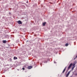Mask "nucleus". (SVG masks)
<instances>
[{
  "label": "nucleus",
  "mask_w": 77,
  "mask_h": 77,
  "mask_svg": "<svg viewBox=\"0 0 77 77\" xmlns=\"http://www.w3.org/2000/svg\"><path fill=\"white\" fill-rule=\"evenodd\" d=\"M76 62H75L73 64H72V63H71L69 65V66L68 67V69H70V68H71V66H72V65L73 67L75 66V64H76Z\"/></svg>",
  "instance_id": "f257e3e1"
},
{
  "label": "nucleus",
  "mask_w": 77,
  "mask_h": 77,
  "mask_svg": "<svg viewBox=\"0 0 77 77\" xmlns=\"http://www.w3.org/2000/svg\"><path fill=\"white\" fill-rule=\"evenodd\" d=\"M17 23L19 24H22V22H21V21L20 20L17 21Z\"/></svg>",
  "instance_id": "f03ea898"
},
{
  "label": "nucleus",
  "mask_w": 77,
  "mask_h": 77,
  "mask_svg": "<svg viewBox=\"0 0 77 77\" xmlns=\"http://www.w3.org/2000/svg\"><path fill=\"white\" fill-rule=\"evenodd\" d=\"M70 72H71V71L68 72V73H67V74L66 75V77H68V76L69 75V74H70Z\"/></svg>",
  "instance_id": "7ed1b4c3"
},
{
  "label": "nucleus",
  "mask_w": 77,
  "mask_h": 77,
  "mask_svg": "<svg viewBox=\"0 0 77 77\" xmlns=\"http://www.w3.org/2000/svg\"><path fill=\"white\" fill-rule=\"evenodd\" d=\"M66 66L65 68L64 69V70H63V71L62 72V73H64V72H65V70H66Z\"/></svg>",
  "instance_id": "20e7f679"
},
{
  "label": "nucleus",
  "mask_w": 77,
  "mask_h": 77,
  "mask_svg": "<svg viewBox=\"0 0 77 77\" xmlns=\"http://www.w3.org/2000/svg\"><path fill=\"white\" fill-rule=\"evenodd\" d=\"M32 66H29L28 67V69H30L32 68Z\"/></svg>",
  "instance_id": "39448f33"
},
{
  "label": "nucleus",
  "mask_w": 77,
  "mask_h": 77,
  "mask_svg": "<svg viewBox=\"0 0 77 77\" xmlns=\"http://www.w3.org/2000/svg\"><path fill=\"white\" fill-rule=\"evenodd\" d=\"M45 24H46V22H44L42 24V25L43 26H44L45 25Z\"/></svg>",
  "instance_id": "423d86ee"
},
{
  "label": "nucleus",
  "mask_w": 77,
  "mask_h": 77,
  "mask_svg": "<svg viewBox=\"0 0 77 77\" xmlns=\"http://www.w3.org/2000/svg\"><path fill=\"white\" fill-rule=\"evenodd\" d=\"M3 43H4V44H6V40H4L3 41Z\"/></svg>",
  "instance_id": "0eeeda50"
},
{
  "label": "nucleus",
  "mask_w": 77,
  "mask_h": 77,
  "mask_svg": "<svg viewBox=\"0 0 77 77\" xmlns=\"http://www.w3.org/2000/svg\"><path fill=\"white\" fill-rule=\"evenodd\" d=\"M14 60H16V59H17V57H14Z\"/></svg>",
  "instance_id": "6e6552de"
},
{
  "label": "nucleus",
  "mask_w": 77,
  "mask_h": 77,
  "mask_svg": "<svg viewBox=\"0 0 77 77\" xmlns=\"http://www.w3.org/2000/svg\"><path fill=\"white\" fill-rule=\"evenodd\" d=\"M75 68V66L72 67V71H73V69H74V68Z\"/></svg>",
  "instance_id": "1a4fd4ad"
},
{
  "label": "nucleus",
  "mask_w": 77,
  "mask_h": 77,
  "mask_svg": "<svg viewBox=\"0 0 77 77\" xmlns=\"http://www.w3.org/2000/svg\"><path fill=\"white\" fill-rule=\"evenodd\" d=\"M68 43H66L65 45L66 46H68Z\"/></svg>",
  "instance_id": "9d476101"
},
{
  "label": "nucleus",
  "mask_w": 77,
  "mask_h": 77,
  "mask_svg": "<svg viewBox=\"0 0 77 77\" xmlns=\"http://www.w3.org/2000/svg\"><path fill=\"white\" fill-rule=\"evenodd\" d=\"M22 69H23V70H24V69H25L24 68H22Z\"/></svg>",
  "instance_id": "9b49d317"
},
{
  "label": "nucleus",
  "mask_w": 77,
  "mask_h": 77,
  "mask_svg": "<svg viewBox=\"0 0 77 77\" xmlns=\"http://www.w3.org/2000/svg\"><path fill=\"white\" fill-rule=\"evenodd\" d=\"M9 60H11V61H12V59L11 58H10L9 59Z\"/></svg>",
  "instance_id": "f8f14e48"
},
{
  "label": "nucleus",
  "mask_w": 77,
  "mask_h": 77,
  "mask_svg": "<svg viewBox=\"0 0 77 77\" xmlns=\"http://www.w3.org/2000/svg\"><path fill=\"white\" fill-rule=\"evenodd\" d=\"M75 75H77V73L75 74Z\"/></svg>",
  "instance_id": "ddd939ff"
},
{
  "label": "nucleus",
  "mask_w": 77,
  "mask_h": 77,
  "mask_svg": "<svg viewBox=\"0 0 77 77\" xmlns=\"http://www.w3.org/2000/svg\"><path fill=\"white\" fill-rule=\"evenodd\" d=\"M76 58V57H75L74 59V60H75V58Z\"/></svg>",
  "instance_id": "4468645a"
},
{
  "label": "nucleus",
  "mask_w": 77,
  "mask_h": 77,
  "mask_svg": "<svg viewBox=\"0 0 77 77\" xmlns=\"http://www.w3.org/2000/svg\"><path fill=\"white\" fill-rule=\"evenodd\" d=\"M26 3H28V1H27V2H26Z\"/></svg>",
  "instance_id": "2eb2a0df"
},
{
  "label": "nucleus",
  "mask_w": 77,
  "mask_h": 77,
  "mask_svg": "<svg viewBox=\"0 0 77 77\" xmlns=\"http://www.w3.org/2000/svg\"><path fill=\"white\" fill-rule=\"evenodd\" d=\"M76 58H77V55L76 56Z\"/></svg>",
  "instance_id": "dca6fc26"
}]
</instances>
